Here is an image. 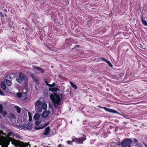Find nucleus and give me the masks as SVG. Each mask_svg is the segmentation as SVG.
I'll return each instance as SVG.
<instances>
[{"label": "nucleus", "instance_id": "29", "mask_svg": "<svg viewBox=\"0 0 147 147\" xmlns=\"http://www.w3.org/2000/svg\"><path fill=\"white\" fill-rule=\"evenodd\" d=\"M41 123V122L39 121H36L35 122V124L36 125H38Z\"/></svg>", "mask_w": 147, "mask_h": 147}, {"label": "nucleus", "instance_id": "31", "mask_svg": "<svg viewBox=\"0 0 147 147\" xmlns=\"http://www.w3.org/2000/svg\"><path fill=\"white\" fill-rule=\"evenodd\" d=\"M32 78L33 79L34 81L35 82H37L38 81V80L37 78H34L32 76Z\"/></svg>", "mask_w": 147, "mask_h": 147}, {"label": "nucleus", "instance_id": "10", "mask_svg": "<svg viewBox=\"0 0 147 147\" xmlns=\"http://www.w3.org/2000/svg\"><path fill=\"white\" fill-rule=\"evenodd\" d=\"M32 123L29 122L24 127H23V128H26L28 129H32Z\"/></svg>", "mask_w": 147, "mask_h": 147}, {"label": "nucleus", "instance_id": "42", "mask_svg": "<svg viewBox=\"0 0 147 147\" xmlns=\"http://www.w3.org/2000/svg\"><path fill=\"white\" fill-rule=\"evenodd\" d=\"M84 108V106H82V108H81V110H82L83 109V108Z\"/></svg>", "mask_w": 147, "mask_h": 147}, {"label": "nucleus", "instance_id": "11", "mask_svg": "<svg viewBox=\"0 0 147 147\" xmlns=\"http://www.w3.org/2000/svg\"><path fill=\"white\" fill-rule=\"evenodd\" d=\"M51 113V111L48 110V111H44L42 113V115L43 117L45 118L47 117L48 115Z\"/></svg>", "mask_w": 147, "mask_h": 147}, {"label": "nucleus", "instance_id": "40", "mask_svg": "<svg viewBox=\"0 0 147 147\" xmlns=\"http://www.w3.org/2000/svg\"><path fill=\"white\" fill-rule=\"evenodd\" d=\"M4 11H5V12H7V9H5L4 10Z\"/></svg>", "mask_w": 147, "mask_h": 147}, {"label": "nucleus", "instance_id": "33", "mask_svg": "<svg viewBox=\"0 0 147 147\" xmlns=\"http://www.w3.org/2000/svg\"><path fill=\"white\" fill-rule=\"evenodd\" d=\"M45 127H46V126L43 125L42 127H40L39 128L35 127V128L36 129L38 130V129H42V128H44Z\"/></svg>", "mask_w": 147, "mask_h": 147}, {"label": "nucleus", "instance_id": "43", "mask_svg": "<svg viewBox=\"0 0 147 147\" xmlns=\"http://www.w3.org/2000/svg\"><path fill=\"white\" fill-rule=\"evenodd\" d=\"M0 15H1L2 14V13L1 12H0Z\"/></svg>", "mask_w": 147, "mask_h": 147}, {"label": "nucleus", "instance_id": "34", "mask_svg": "<svg viewBox=\"0 0 147 147\" xmlns=\"http://www.w3.org/2000/svg\"><path fill=\"white\" fill-rule=\"evenodd\" d=\"M55 84L54 83H53L52 84H51L50 87L53 88L55 86Z\"/></svg>", "mask_w": 147, "mask_h": 147}, {"label": "nucleus", "instance_id": "30", "mask_svg": "<svg viewBox=\"0 0 147 147\" xmlns=\"http://www.w3.org/2000/svg\"><path fill=\"white\" fill-rule=\"evenodd\" d=\"M79 48V45H77L75 47H74V48H73V49L74 50H75V49H77V50H78Z\"/></svg>", "mask_w": 147, "mask_h": 147}, {"label": "nucleus", "instance_id": "25", "mask_svg": "<svg viewBox=\"0 0 147 147\" xmlns=\"http://www.w3.org/2000/svg\"><path fill=\"white\" fill-rule=\"evenodd\" d=\"M13 137L14 138H19L20 137L19 136V135L17 134H13Z\"/></svg>", "mask_w": 147, "mask_h": 147}, {"label": "nucleus", "instance_id": "13", "mask_svg": "<svg viewBox=\"0 0 147 147\" xmlns=\"http://www.w3.org/2000/svg\"><path fill=\"white\" fill-rule=\"evenodd\" d=\"M65 43L66 44L68 45H70V43H74V41L72 38H69L66 39L65 40Z\"/></svg>", "mask_w": 147, "mask_h": 147}, {"label": "nucleus", "instance_id": "39", "mask_svg": "<svg viewBox=\"0 0 147 147\" xmlns=\"http://www.w3.org/2000/svg\"><path fill=\"white\" fill-rule=\"evenodd\" d=\"M1 16V17L3 18L4 17V16L3 14H2Z\"/></svg>", "mask_w": 147, "mask_h": 147}, {"label": "nucleus", "instance_id": "17", "mask_svg": "<svg viewBox=\"0 0 147 147\" xmlns=\"http://www.w3.org/2000/svg\"><path fill=\"white\" fill-rule=\"evenodd\" d=\"M13 133H12L11 130L10 129H9L8 130V133H7V135L8 136H13Z\"/></svg>", "mask_w": 147, "mask_h": 147}, {"label": "nucleus", "instance_id": "18", "mask_svg": "<svg viewBox=\"0 0 147 147\" xmlns=\"http://www.w3.org/2000/svg\"><path fill=\"white\" fill-rule=\"evenodd\" d=\"M40 118V115L36 113L35 114L34 117V118L35 120H38Z\"/></svg>", "mask_w": 147, "mask_h": 147}, {"label": "nucleus", "instance_id": "47", "mask_svg": "<svg viewBox=\"0 0 147 147\" xmlns=\"http://www.w3.org/2000/svg\"><path fill=\"white\" fill-rule=\"evenodd\" d=\"M25 146H25V145H24V147H25Z\"/></svg>", "mask_w": 147, "mask_h": 147}, {"label": "nucleus", "instance_id": "48", "mask_svg": "<svg viewBox=\"0 0 147 147\" xmlns=\"http://www.w3.org/2000/svg\"><path fill=\"white\" fill-rule=\"evenodd\" d=\"M28 114H30V113L29 112H28Z\"/></svg>", "mask_w": 147, "mask_h": 147}, {"label": "nucleus", "instance_id": "2", "mask_svg": "<svg viewBox=\"0 0 147 147\" xmlns=\"http://www.w3.org/2000/svg\"><path fill=\"white\" fill-rule=\"evenodd\" d=\"M5 135L2 131H0V145H2L1 147H5L8 146L9 144L10 141H12L13 144H16L17 143V141L12 138L8 137L6 138L3 136L1 135V134Z\"/></svg>", "mask_w": 147, "mask_h": 147}, {"label": "nucleus", "instance_id": "9", "mask_svg": "<svg viewBox=\"0 0 147 147\" xmlns=\"http://www.w3.org/2000/svg\"><path fill=\"white\" fill-rule=\"evenodd\" d=\"M122 147L129 146V139H127L123 140L121 144Z\"/></svg>", "mask_w": 147, "mask_h": 147}, {"label": "nucleus", "instance_id": "32", "mask_svg": "<svg viewBox=\"0 0 147 147\" xmlns=\"http://www.w3.org/2000/svg\"><path fill=\"white\" fill-rule=\"evenodd\" d=\"M0 94L2 96L5 95L3 91L1 89H0Z\"/></svg>", "mask_w": 147, "mask_h": 147}, {"label": "nucleus", "instance_id": "5", "mask_svg": "<svg viewBox=\"0 0 147 147\" xmlns=\"http://www.w3.org/2000/svg\"><path fill=\"white\" fill-rule=\"evenodd\" d=\"M138 140L135 138L134 140L129 139V147H137L139 145Z\"/></svg>", "mask_w": 147, "mask_h": 147}, {"label": "nucleus", "instance_id": "36", "mask_svg": "<svg viewBox=\"0 0 147 147\" xmlns=\"http://www.w3.org/2000/svg\"><path fill=\"white\" fill-rule=\"evenodd\" d=\"M45 82L47 86L49 87H50V86L51 85V84H49L47 81H46Z\"/></svg>", "mask_w": 147, "mask_h": 147}, {"label": "nucleus", "instance_id": "24", "mask_svg": "<svg viewBox=\"0 0 147 147\" xmlns=\"http://www.w3.org/2000/svg\"><path fill=\"white\" fill-rule=\"evenodd\" d=\"M9 117L11 118H15V115L13 113H10L9 114Z\"/></svg>", "mask_w": 147, "mask_h": 147}, {"label": "nucleus", "instance_id": "16", "mask_svg": "<svg viewBox=\"0 0 147 147\" xmlns=\"http://www.w3.org/2000/svg\"><path fill=\"white\" fill-rule=\"evenodd\" d=\"M34 69H36L40 71L42 73H43L44 72V70L43 69L37 66H34Z\"/></svg>", "mask_w": 147, "mask_h": 147}, {"label": "nucleus", "instance_id": "22", "mask_svg": "<svg viewBox=\"0 0 147 147\" xmlns=\"http://www.w3.org/2000/svg\"><path fill=\"white\" fill-rule=\"evenodd\" d=\"M5 80H11L12 79V77L10 74H7L5 77Z\"/></svg>", "mask_w": 147, "mask_h": 147}, {"label": "nucleus", "instance_id": "28", "mask_svg": "<svg viewBox=\"0 0 147 147\" xmlns=\"http://www.w3.org/2000/svg\"><path fill=\"white\" fill-rule=\"evenodd\" d=\"M107 63L111 67H113V65L109 61H107Z\"/></svg>", "mask_w": 147, "mask_h": 147}, {"label": "nucleus", "instance_id": "46", "mask_svg": "<svg viewBox=\"0 0 147 147\" xmlns=\"http://www.w3.org/2000/svg\"><path fill=\"white\" fill-rule=\"evenodd\" d=\"M71 123H72V121H71L70 122Z\"/></svg>", "mask_w": 147, "mask_h": 147}, {"label": "nucleus", "instance_id": "8", "mask_svg": "<svg viewBox=\"0 0 147 147\" xmlns=\"http://www.w3.org/2000/svg\"><path fill=\"white\" fill-rule=\"evenodd\" d=\"M16 95L19 98H20L22 96L24 98L25 100L27 99L28 98L27 96V93L24 92H22V93L20 92L17 93Z\"/></svg>", "mask_w": 147, "mask_h": 147}, {"label": "nucleus", "instance_id": "7", "mask_svg": "<svg viewBox=\"0 0 147 147\" xmlns=\"http://www.w3.org/2000/svg\"><path fill=\"white\" fill-rule=\"evenodd\" d=\"M97 107L101 109H104L106 111L112 113H118V112L117 111L112 109L108 108L106 107H102L100 106H98Z\"/></svg>", "mask_w": 147, "mask_h": 147}, {"label": "nucleus", "instance_id": "38", "mask_svg": "<svg viewBox=\"0 0 147 147\" xmlns=\"http://www.w3.org/2000/svg\"><path fill=\"white\" fill-rule=\"evenodd\" d=\"M103 60L104 61H105L107 63V61H108L106 59H103Z\"/></svg>", "mask_w": 147, "mask_h": 147}, {"label": "nucleus", "instance_id": "6", "mask_svg": "<svg viewBox=\"0 0 147 147\" xmlns=\"http://www.w3.org/2000/svg\"><path fill=\"white\" fill-rule=\"evenodd\" d=\"M35 106L36 110L37 112H40L42 111V103L39 100H38L35 103Z\"/></svg>", "mask_w": 147, "mask_h": 147}, {"label": "nucleus", "instance_id": "37", "mask_svg": "<svg viewBox=\"0 0 147 147\" xmlns=\"http://www.w3.org/2000/svg\"><path fill=\"white\" fill-rule=\"evenodd\" d=\"M74 58L76 59H77L78 58L75 55H74Z\"/></svg>", "mask_w": 147, "mask_h": 147}, {"label": "nucleus", "instance_id": "26", "mask_svg": "<svg viewBox=\"0 0 147 147\" xmlns=\"http://www.w3.org/2000/svg\"><path fill=\"white\" fill-rule=\"evenodd\" d=\"M16 111H17L18 113H19L21 112V110L20 109V108L16 106Z\"/></svg>", "mask_w": 147, "mask_h": 147}, {"label": "nucleus", "instance_id": "20", "mask_svg": "<svg viewBox=\"0 0 147 147\" xmlns=\"http://www.w3.org/2000/svg\"><path fill=\"white\" fill-rule=\"evenodd\" d=\"M1 88L3 90H5L6 89V86L5 83L3 82H2L1 84Z\"/></svg>", "mask_w": 147, "mask_h": 147}, {"label": "nucleus", "instance_id": "41", "mask_svg": "<svg viewBox=\"0 0 147 147\" xmlns=\"http://www.w3.org/2000/svg\"><path fill=\"white\" fill-rule=\"evenodd\" d=\"M4 15L6 16V17H7V15L6 13H4Z\"/></svg>", "mask_w": 147, "mask_h": 147}, {"label": "nucleus", "instance_id": "4", "mask_svg": "<svg viewBox=\"0 0 147 147\" xmlns=\"http://www.w3.org/2000/svg\"><path fill=\"white\" fill-rule=\"evenodd\" d=\"M16 80L19 83L21 84L24 81L26 82L28 80V77L26 75L22 73H20L19 74V77L16 78Z\"/></svg>", "mask_w": 147, "mask_h": 147}, {"label": "nucleus", "instance_id": "23", "mask_svg": "<svg viewBox=\"0 0 147 147\" xmlns=\"http://www.w3.org/2000/svg\"><path fill=\"white\" fill-rule=\"evenodd\" d=\"M47 107V105L46 103H44L42 105V109H43V110H46Z\"/></svg>", "mask_w": 147, "mask_h": 147}, {"label": "nucleus", "instance_id": "27", "mask_svg": "<svg viewBox=\"0 0 147 147\" xmlns=\"http://www.w3.org/2000/svg\"><path fill=\"white\" fill-rule=\"evenodd\" d=\"M140 141L142 143V144L144 145L145 146L147 145V143H146V142H145V141H144L143 140L140 139Z\"/></svg>", "mask_w": 147, "mask_h": 147}, {"label": "nucleus", "instance_id": "45", "mask_svg": "<svg viewBox=\"0 0 147 147\" xmlns=\"http://www.w3.org/2000/svg\"><path fill=\"white\" fill-rule=\"evenodd\" d=\"M131 75L130 74H129V76Z\"/></svg>", "mask_w": 147, "mask_h": 147}, {"label": "nucleus", "instance_id": "3", "mask_svg": "<svg viewBox=\"0 0 147 147\" xmlns=\"http://www.w3.org/2000/svg\"><path fill=\"white\" fill-rule=\"evenodd\" d=\"M86 138L85 137H81L79 138H75L73 139L72 141H68L67 143L70 145L72 144V142H75L77 144H82L84 141H85Z\"/></svg>", "mask_w": 147, "mask_h": 147}, {"label": "nucleus", "instance_id": "21", "mask_svg": "<svg viewBox=\"0 0 147 147\" xmlns=\"http://www.w3.org/2000/svg\"><path fill=\"white\" fill-rule=\"evenodd\" d=\"M70 84L71 85V86L73 88H74V89H76V88H77V86H76V85L75 84H74L73 83H72L71 82H70Z\"/></svg>", "mask_w": 147, "mask_h": 147}, {"label": "nucleus", "instance_id": "14", "mask_svg": "<svg viewBox=\"0 0 147 147\" xmlns=\"http://www.w3.org/2000/svg\"><path fill=\"white\" fill-rule=\"evenodd\" d=\"M50 131V128L49 127H46L45 130V131L43 133L44 134L47 135L48 134Z\"/></svg>", "mask_w": 147, "mask_h": 147}, {"label": "nucleus", "instance_id": "44", "mask_svg": "<svg viewBox=\"0 0 147 147\" xmlns=\"http://www.w3.org/2000/svg\"><path fill=\"white\" fill-rule=\"evenodd\" d=\"M145 147H147V145Z\"/></svg>", "mask_w": 147, "mask_h": 147}, {"label": "nucleus", "instance_id": "12", "mask_svg": "<svg viewBox=\"0 0 147 147\" xmlns=\"http://www.w3.org/2000/svg\"><path fill=\"white\" fill-rule=\"evenodd\" d=\"M60 87L59 86H58L57 87L49 88V90L50 91L53 92H55L59 90L60 89Z\"/></svg>", "mask_w": 147, "mask_h": 147}, {"label": "nucleus", "instance_id": "19", "mask_svg": "<svg viewBox=\"0 0 147 147\" xmlns=\"http://www.w3.org/2000/svg\"><path fill=\"white\" fill-rule=\"evenodd\" d=\"M5 81L7 85L10 86L11 85V83L9 80H5Z\"/></svg>", "mask_w": 147, "mask_h": 147}, {"label": "nucleus", "instance_id": "15", "mask_svg": "<svg viewBox=\"0 0 147 147\" xmlns=\"http://www.w3.org/2000/svg\"><path fill=\"white\" fill-rule=\"evenodd\" d=\"M141 20L142 24L144 26H147V22L146 20H144L142 15L141 17Z\"/></svg>", "mask_w": 147, "mask_h": 147}, {"label": "nucleus", "instance_id": "35", "mask_svg": "<svg viewBox=\"0 0 147 147\" xmlns=\"http://www.w3.org/2000/svg\"><path fill=\"white\" fill-rule=\"evenodd\" d=\"M4 116H5L7 115V113L5 111H3V113H2Z\"/></svg>", "mask_w": 147, "mask_h": 147}, {"label": "nucleus", "instance_id": "1", "mask_svg": "<svg viewBox=\"0 0 147 147\" xmlns=\"http://www.w3.org/2000/svg\"><path fill=\"white\" fill-rule=\"evenodd\" d=\"M65 95L60 93L59 94H52L50 95V97L53 102L54 107L57 108L59 105L61 104V102L64 99Z\"/></svg>", "mask_w": 147, "mask_h": 147}]
</instances>
